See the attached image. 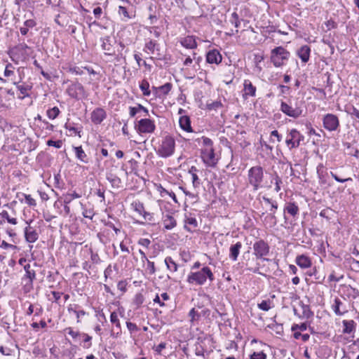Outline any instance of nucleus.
Wrapping results in <instances>:
<instances>
[{"label":"nucleus","instance_id":"nucleus-18","mask_svg":"<svg viewBox=\"0 0 359 359\" xmlns=\"http://www.w3.org/2000/svg\"><path fill=\"white\" fill-rule=\"evenodd\" d=\"M24 233L25 240L28 243H34L39 238V233L36 229L30 225H28L25 228Z\"/></svg>","mask_w":359,"mask_h":359},{"label":"nucleus","instance_id":"nucleus-34","mask_svg":"<svg viewBox=\"0 0 359 359\" xmlns=\"http://www.w3.org/2000/svg\"><path fill=\"white\" fill-rule=\"evenodd\" d=\"M139 86L144 96L148 97L151 95V91L149 90V83L147 80L143 79Z\"/></svg>","mask_w":359,"mask_h":359},{"label":"nucleus","instance_id":"nucleus-33","mask_svg":"<svg viewBox=\"0 0 359 359\" xmlns=\"http://www.w3.org/2000/svg\"><path fill=\"white\" fill-rule=\"evenodd\" d=\"M262 200L266 205H270V213H276L278 209V203L276 201L269 198L265 196H262Z\"/></svg>","mask_w":359,"mask_h":359},{"label":"nucleus","instance_id":"nucleus-64","mask_svg":"<svg viewBox=\"0 0 359 359\" xmlns=\"http://www.w3.org/2000/svg\"><path fill=\"white\" fill-rule=\"evenodd\" d=\"M25 278H28L29 280V283L32 284L33 280L35 279L36 278V273H35V271L34 270H31L29 271H27L25 273Z\"/></svg>","mask_w":359,"mask_h":359},{"label":"nucleus","instance_id":"nucleus-1","mask_svg":"<svg viewBox=\"0 0 359 359\" xmlns=\"http://www.w3.org/2000/svg\"><path fill=\"white\" fill-rule=\"evenodd\" d=\"M304 101L298 97L289 98L287 102L281 101L280 110L293 118L301 116L304 111Z\"/></svg>","mask_w":359,"mask_h":359},{"label":"nucleus","instance_id":"nucleus-41","mask_svg":"<svg viewBox=\"0 0 359 359\" xmlns=\"http://www.w3.org/2000/svg\"><path fill=\"white\" fill-rule=\"evenodd\" d=\"M60 109L57 107H54L47 110L46 114L50 119H55L60 114Z\"/></svg>","mask_w":359,"mask_h":359},{"label":"nucleus","instance_id":"nucleus-30","mask_svg":"<svg viewBox=\"0 0 359 359\" xmlns=\"http://www.w3.org/2000/svg\"><path fill=\"white\" fill-rule=\"evenodd\" d=\"M179 124L180 128L187 132H192L191 121L189 116H182L180 118Z\"/></svg>","mask_w":359,"mask_h":359},{"label":"nucleus","instance_id":"nucleus-59","mask_svg":"<svg viewBox=\"0 0 359 359\" xmlns=\"http://www.w3.org/2000/svg\"><path fill=\"white\" fill-rule=\"evenodd\" d=\"M24 196H25V203L28 205L32 206V207H34L36 205V201L31 196V195L25 194Z\"/></svg>","mask_w":359,"mask_h":359},{"label":"nucleus","instance_id":"nucleus-19","mask_svg":"<svg viewBox=\"0 0 359 359\" xmlns=\"http://www.w3.org/2000/svg\"><path fill=\"white\" fill-rule=\"evenodd\" d=\"M332 309L337 316H342L348 311L346 307L344 306L342 302L337 297L334 300Z\"/></svg>","mask_w":359,"mask_h":359},{"label":"nucleus","instance_id":"nucleus-29","mask_svg":"<svg viewBox=\"0 0 359 359\" xmlns=\"http://www.w3.org/2000/svg\"><path fill=\"white\" fill-rule=\"evenodd\" d=\"M343 324V333L344 334H351L355 330L356 323L353 320H344L342 321Z\"/></svg>","mask_w":359,"mask_h":359},{"label":"nucleus","instance_id":"nucleus-52","mask_svg":"<svg viewBox=\"0 0 359 359\" xmlns=\"http://www.w3.org/2000/svg\"><path fill=\"white\" fill-rule=\"evenodd\" d=\"M306 329H307V325L306 323H301L300 325L293 324L292 326V328H291L292 332H295V331H298V330L305 331Z\"/></svg>","mask_w":359,"mask_h":359},{"label":"nucleus","instance_id":"nucleus-44","mask_svg":"<svg viewBox=\"0 0 359 359\" xmlns=\"http://www.w3.org/2000/svg\"><path fill=\"white\" fill-rule=\"evenodd\" d=\"M229 22L234 25L236 28H238L241 25V20L236 12H233L229 19Z\"/></svg>","mask_w":359,"mask_h":359},{"label":"nucleus","instance_id":"nucleus-8","mask_svg":"<svg viewBox=\"0 0 359 359\" xmlns=\"http://www.w3.org/2000/svg\"><path fill=\"white\" fill-rule=\"evenodd\" d=\"M304 139V135H302L299 131L295 128H292L290 130H288L287 133L285 143L288 148L291 150L292 149L299 147L301 142H302Z\"/></svg>","mask_w":359,"mask_h":359},{"label":"nucleus","instance_id":"nucleus-10","mask_svg":"<svg viewBox=\"0 0 359 359\" xmlns=\"http://www.w3.org/2000/svg\"><path fill=\"white\" fill-rule=\"evenodd\" d=\"M135 129L137 133H152L156 130L154 121L150 118H141L135 125Z\"/></svg>","mask_w":359,"mask_h":359},{"label":"nucleus","instance_id":"nucleus-31","mask_svg":"<svg viewBox=\"0 0 359 359\" xmlns=\"http://www.w3.org/2000/svg\"><path fill=\"white\" fill-rule=\"evenodd\" d=\"M76 157L82 163H88V158L87 157L86 154L83 151L81 146L79 147H73Z\"/></svg>","mask_w":359,"mask_h":359},{"label":"nucleus","instance_id":"nucleus-27","mask_svg":"<svg viewBox=\"0 0 359 359\" xmlns=\"http://www.w3.org/2000/svg\"><path fill=\"white\" fill-rule=\"evenodd\" d=\"M311 48L309 46H302L297 51V55L303 62H307L309 60Z\"/></svg>","mask_w":359,"mask_h":359},{"label":"nucleus","instance_id":"nucleus-56","mask_svg":"<svg viewBox=\"0 0 359 359\" xmlns=\"http://www.w3.org/2000/svg\"><path fill=\"white\" fill-rule=\"evenodd\" d=\"M65 128L67 129V130H69V131L71 132H73L75 135H78V136L79 137H81V130H79L78 128H76L74 126H71L70 124H68V123H66L65 126Z\"/></svg>","mask_w":359,"mask_h":359},{"label":"nucleus","instance_id":"nucleus-57","mask_svg":"<svg viewBox=\"0 0 359 359\" xmlns=\"http://www.w3.org/2000/svg\"><path fill=\"white\" fill-rule=\"evenodd\" d=\"M69 72H70L72 74H74L76 75L83 74V70L82 69V68L77 67V66L70 67L69 68Z\"/></svg>","mask_w":359,"mask_h":359},{"label":"nucleus","instance_id":"nucleus-46","mask_svg":"<svg viewBox=\"0 0 359 359\" xmlns=\"http://www.w3.org/2000/svg\"><path fill=\"white\" fill-rule=\"evenodd\" d=\"M144 301V296L142 293H137L135 294V298L133 299V303L137 307L140 306Z\"/></svg>","mask_w":359,"mask_h":359},{"label":"nucleus","instance_id":"nucleus-60","mask_svg":"<svg viewBox=\"0 0 359 359\" xmlns=\"http://www.w3.org/2000/svg\"><path fill=\"white\" fill-rule=\"evenodd\" d=\"M201 139L203 140V144L205 146L206 148H213V142L210 138L203 136Z\"/></svg>","mask_w":359,"mask_h":359},{"label":"nucleus","instance_id":"nucleus-2","mask_svg":"<svg viewBox=\"0 0 359 359\" xmlns=\"http://www.w3.org/2000/svg\"><path fill=\"white\" fill-rule=\"evenodd\" d=\"M208 278L210 282L213 281L215 279L214 274L208 266H203L198 271L189 273L187 281L189 284L203 285Z\"/></svg>","mask_w":359,"mask_h":359},{"label":"nucleus","instance_id":"nucleus-4","mask_svg":"<svg viewBox=\"0 0 359 359\" xmlns=\"http://www.w3.org/2000/svg\"><path fill=\"white\" fill-rule=\"evenodd\" d=\"M175 150V140L170 135L164 137L156 152L161 158H168L172 156Z\"/></svg>","mask_w":359,"mask_h":359},{"label":"nucleus","instance_id":"nucleus-63","mask_svg":"<svg viewBox=\"0 0 359 359\" xmlns=\"http://www.w3.org/2000/svg\"><path fill=\"white\" fill-rule=\"evenodd\" d=\"M278 88L280 89V95H285L289 94L290 88L287 86L280 84Z\"/></svg>","mask_w":359,"mask_h":359},{"label":"nucleus","instance_id":"nucleus-61","mask_svg":"<svg viewBox=\"0 0 359 359\" xmlns=\"http://www.w3.org/2000/svg\"><path fill=\"white\" fill-rule=\"evenodd\" d=\"M118 13L119 15H123L126 19H130L131 16L129 15L127 8L124 6H118Z\"/></svg>","mask_w":359,"mask_h":359},{"label":"nucleus","instance_id":"nucleus-12","mask_svg":"<svg viewBox=\"0 0 359 359\" xmlns=\"http://www.w3.org/2000/svg\"><path fill=\"white\" fill-rule=\"evenodd\" d=\"M299 208L298 205L294 202H287L285 204L283 208V217H284V223L285 224H288V215L293 217L294 219L297 218L299 215Z\"/></svg>","mask_w":359,"mask_h":359},{"label":"nucleus","instance_id":"nucleus-25","mask_svg":"<svg viewBox=\"0 0 359 359\" xmlns=\"http://www.w3.org/2000/svg\"><path fill=\"white\" fill-rule=\"evenodd\" d=\"M295 263L302 269H307L311 266L310 258L304 255H298L296 257Z\"/></svg>","mask_w":359,"mask_h":359},{"label":"nucleus","instance_id":"nucleus-51","mask_svg":"<svg viewBox=\"0 0 359 359\" xmlns=\"http://www.w3.org/2000/svg\"><path fill=\"white\" fill-rule=\"evenodd\" d=\"M250 359H266V354L263 351L254 352L250 355Z\"/></svg>","mask_w":359,"mask_h":359},{"label":"nucleus","instance_id":"nucleus-43","mask_svg":"<svg viewBox=\"0 0 359 359\" xmlns=\"http://www.w3.org/2000/svg\"><path fill=\"white\" fill-rule=\"evenodd\" d=\"M346 111L350 114L352 118H355L359 121V110L354 106H351L346 108Z\"/></svg>","mask_w":359,"mask_h":359},{"label":"nucleus","instance_id":"nucleus-21","mask_svg":"<svg viewBox=\"0 0 359 359\" xmlns=\"http://www.w3.org/2000/svg\"><path fill=\"white\" fill-rule=\"evenodd\" d=\"M242 246V243L239 241L230 246L229 256L231 260L236 262L238 259Z\"/></svg>","mask_w":359,"mask_h":359},{"label":"nucleus","instance_id":"nucleus-35","mask_svg":"<svg viewBox=\"0 0 359 359\" xmlns=\"http://www.w3.org/2000/svg\"><path fill=\"white\" fill-rule=\"evenodd\" d=\"M345 293L348 298H352L353 299L359 297L358 290L352 287L351 285L345 286Z\"/></svg>","mask_w":359,"mask_h":359},{"label":"nucleus","instance_id":"nucleus-55","mask_svg":"<svg viewBox=\"0 0 359 359\" xmlns=\"http://www.w3.org/2000/svg\"><path fill=\"white\" fill-rule=\"evenodd\" d=\"M126 326L131 334L139 331V327L137 326V325L132 322H126Z\"/></svg>","mask_w":359,"mask_h":359},{"label":"nucleus","instance_id":"nucleus-36","mask_svg":"<svg viewBox=\"0 0 359 359\" xmlns=\"http://www.w3.org/2000/svg\"><path fill=\"white\" fill-rule=\"evenodd\" d=\"M273 306L272 301L270 299L262 300L257 304V307L264 311H268Z\"/></svg>","mask_w":359,"mask_h":359},{"label":"nucleus","instance_id":"nucleus-23","mask_svg":"<svg viewBox=\"0 0 359 359\" xmlns=\"http://www.w3.org/2000/svg\"><path fill=\"white\" fill-rule=\"evenodd\" d=\"M14 69V67L11 64H8L5 68L4 74V76L7 78L8 81L15 85L18 82L15 79Z\"/></svg>","mask_w":359,"mask_h":359},{"label":"nucleus","instance_id":"nucleus-7","mask_svg":"<svg viewBox=\"0 0 359 359\" xmlns=\"http://www.w3.org/2000/svg\"><path fill=\"white\" fill-rule=\"evenodd\" d=\"M253 255L257 259L269 262L270 259L266 257L269 255L270 247L264 240L259 239L255 241L252 246Z\"/></svg>","mask_w":359,"mask_h":359},{"label":"nucleus","instance_id":"nucleus-40","mask_svg":"<svg viewBox=\"0 0 359 359\" xmlns=\"http://www.w3.org/2000/svg\"><path fill=\"white\" fill-rule=\"evenodd\" d=\"M172 88V85L170 83H166L163 86H158V89L160 90V94L162 96L167 95Z\"/></svg>","mask_w":359,"mask_h":359},{"label":"nucleus","instance_id":"nucleus-47","mask_svg":"<svg viewBox=\"0 0 359 359\" xmlns=\"http://www.w3.org/2000/svg\"><path fill=\"white\" fill-rule=\"evenodd\" d=\"M293 337L295 339H301L303 341H306L309 340L310 336L308 334H301L298 331L294 332Z\"/></svg>","mask_w":359,"mask_h":359},{"label":"nucleus","instance_id":"nucleus-15","mask_svg":"<svg viewBox=\"0 0 359 359\" xmlns=\"http://www.w3.org/2000/svg\"><path fill=\"white\" fill-rule=\"evenodd\" d=\"M107 118V113L102 108L97 107L95 109L90 115L91 121L95 124H100Z\"/></svg>","mask_w":359,"mask_h":359},{"label":"nucleus","instance_id":"nucleus-16","mask_svg":"<svg viewBox=\"0 0 359 359\" xmlns=\"http://www.w3.org/2000/svg\"><path fill=\"white\" fill-rule=\"evenodd\" d=\"M206 62L209 64L219 65L222 62V56L219 51L216 49L209 50L206 53Z\"/></svg>","mask_w":359,"mask_h":359},{"label":"nucleus","instance_id":"nucleus-24","mask_svg":"<svg viewBox=\"0 0 359 359\" xmlns=\"http://www.w3.org/2000/svg\"><path fill=\"white\" fill-rule=\"evenodd\" d=\"M299 306L302 309L301 315H299V318L302 319H309L313 316V311H311L309 305L305 304L303 302H299Z\"/></svg>","mask_w":359,"mask_h":359},{"label":"nucleus","instance_id":"nucleus-49","mask_svg":"<svg viewBox=\"0 0 359 359\" xmlns=\"http://www.w3.org/2000/svg\"><path fill=\"white\" fill-rule=\"evenodd\" d=\"M273 180L275 181V191L278 192L280 190V184L283 183L282 179L277 173H275Z\"/></svg>","mask_w":359,"mask_h":359},{"label":"nucleus","instance_id":"nucleus-54","mask_svg":"<svg viewBox=\"0 0 359 359\" xmlns=\"http://www.w3.org/2000/svg\"><path fill=\"white\" fill-rule=\"evenodd\" d=\"M47 145L50 147H54L57 149H60L62 146V140L54 141L53 140H48L47 141Z\"/></svg>","mask_w":359,"mask_h":359},{"label":"nucleus","instance_id":"nucleus-39","mask_svg":"<svg viewBox=\"0 0 359 359\" xmlns=\"http://www.w3.org/2000/svg\"><path fill=\"white\" fill-rule=\"evenodd\" d=\"M269 328L276 334L281 335L283 333V326L282 324L273 322L268 325Z\"/></svg>","mask_w":359,"mask_h":359},{"label":"nucleus","instance_id":"nucleus-50","mask_svg":"<svg viewBox=\"0 0 359 359\" xmlns=\"http://www.w3.org/2000/svg\"><path fill=\"white\" fill-rule=\"evenodd\" d=\"M222 106L221 102L219 101H214L211 103L207 104V109L208 110H217Z\"/></svg>","mask_w":359,"mask_h":359},{"label":"nucleus","instance_id":"nucleus-5","mask_svg":"<svg viewBox=\"0 0 359 359\" xmlns=\"http://www.w3.org/2000/svg\"><path fill=\"white\" fill-rule=\"evenodd\" d=\"M290 53L283 46H277L271 51V62L274 67H280L289 60Z\"/></svg>","mask_w":359,"mask_h":359},{"label":"nucleus","instance_id":"nucleus-26","mask_svg":"<svg viewBox=\"0 0 359 359\" xmlns=\"http://www.w3.org/2000/svg\"><path fill=\"white\" fill-rule=\"evenodd\" d=\"M180 43L182 46L189 49H194L197 47V43L194 36H187L183 38L180 41Z\"/></svg>","mask_w":359,"mask_h":359},{"label":"nucleus","instance_id":"nucleus-6","mask_svg":"<svg viewBox=\"0 0 359 359\" xmlns=\"http://www.w3.org/2000/svg\"><path fill=\"white\" fill-rule=\"evenodd\" d=\"M17 205L16 201H13L11 203L4 204L1 210V225L6 221L11 224L15 225L17 222L16 211L15 207Z\"/></svg>","mask_w":359,"mask_h":359},{"label":"nucleus","instance_id":"nucleus-48","mask_svg":"<svg viewBox=\"0 0 359 359\" xmlns=\"http://www.w3.org/2000/svg\"><path fill=\"white\" fill-rule=\"evenodd\" d=\"M275 214L276 213H269L265 217V220L269 222L273 226L277 224V218Z\"/></svg>","mask_w":359,"mask_h":359},{"label":"nucleus","instance_id":"nucleus-17","mask_svg":"<svg viewBox=\"0 0 359 359\" xmlns=\"http://www.w3.org/2000/svg\"><path fill=\"white\" fill-rule=\"evenodd\" d=\"M143 50L146 53H150L151 54L155 53V50L157 51V57L158 59L161 58V55L159 53L160 50V45L154 40H149L145 43Z\"/></svg>","mask_w":359,"mask_h":359},{"label":"nucleus","instance_id":"nucleus-20","mask_svg":"<svg viewBox=\"0 0 359 359\" xmlns=\"http://www.w3.org/2000/svg\"><path fill=\"white\" fill-rule=\"evenodd\" d=\"M243 87V97L247 96L255 97L256 95V87L252 85L250 80L245 79L244 81Z\"/></svg>","mask_w":359,"mask_h":359},{"label":"nucleus","instance_id":"nucleus-42","mask_svg":"<svg viewBox=\"0 0 359 359\" xmlns=\"http://www.w3.org/2000/svg\"><path fill=\"white\" fill-rule=\"evenodd\" d=\"M17 88L22 95V97H20L21 99H23L25 97L29 96L28 92L31 90V86L29 85H19L17 86Z\"/></svg>","mask_w":359,"mask_h":359},{"label":"nucleus","instance_id":"nucleus-3","mask_svg":"<svg viewBox=\"0 0 359 359\" xmlns=\"http://www.w3.org/2000/svg\"><path fill=\"white\" fill-rule=\"evenodd\" d=\"M248 180L253 191H257L262 188L264 181V169L260 165H255L250 168L248 172Z\"/></svg>","mask_w":359,"mask_h":359},{"label":"nucleus","instance_id":"nucleus-9","mask_svg":"<svg viewBox=\"0 0 359 359\" xmlns=\"http://www.w3.org/2000/svg\"><path fill=\"white\" fill-rule=\"evenodd\" d=\"M67 95L75 100L86 98L87 93L83 86L79 81L72 82L67 88Z\"/></svg>","mask_w":359,"mask_h":359},{"label":"nucleus","instance_id":"nucleus-14","mask_svg":"<svg viewBox=\"0 0 359 359\" xmlns=\"http://www.w3.org/2000/svg\"><path fill=\"white\" fill-rule=\"evenodd\" d=\"M100 42L101 48L104 51L106 55L113 56L115 55L116 50L114 43L109 36L100 38Z\"/></svg>","mask_w":359,"mask_h":359},{"label":"nucleus","instance_id":"nucleus-28","mask_svg":"<svg viewBox=\"0 0 359 359\" xmlns=\"http://www.w3.org/2000/svg\"><path fill=\"white\" fill-rule=\"evenodd\" d=\"M142 111L143 116H149V110L147 108L142 105L141 104H137L135 107H129V114L130 117H134L137 113Z\"/></svg>","mask_w":359,"mask_h":359},{"label":"nucleus","instance_id":"nucleus-32","mask_svg":"<svg viewBox=\"0 0 359 359\" xmlns=\"http://www.w3.org/2000/svg\"><path fill=\"white\" fill-rule=\"evenodd\" d=\"M166 268L170 272H176L178 269V264L172 259L171 257H166L164 259Z\"/></svg>","mask_w":359,"mask_h":359},{"label":"nucleus","instance_id":"nucleus-62","mask_svg":"<svg viewBox=\"0 0 359 359\" xmlns=\"http://www.w3.org/2000/svg\"><path fill=\"white\" fill-rule=\"evenodd\" d=\"M189 316L191 318V322L193 323L196 318H198L200 317V314L194 308L191 309L189 313Z\"/></svg>","mask_w":359,"mask_h":359},{"label":"nucleus","instance_id":"nucleus-22","mask_svg":"<svg viewBox=\"0 0 359 359\" xmlns=\"http://www.w3.org/2000/svg\"><path fill=\"white\" fill-rule=\"evenodd\" d=\"M162 221L166 230H171L177 225L175 219L170 215H163Z\"/></svg>","mask_w":359,"mask_h":359},{"label":"nucleus","instance_id":"nucleus-13","mask_svg":"<svg viewBox=\"0 0 359 359\" xmlns=\"http://www.w3.org/2000/svg\"><path fill=\"white\" fill-rule=\"evenodd\" d=\"M201 154L204 163L207 165L215 166L217 164L214 148L202 149Z\"/></svg>","mask_w":359,"mask_h":359},{"label":"nucleus","instance_id":"nucleus-11","mask_svg":"<svg viewBox=\"0 0 359 359\" xmlns=\"http://www.w3.org/2000/svg\"><path fill=\"white\" fill-rule=\"evenodd\" d=\"M322 121L324 128L330 132L336 131L339 126V118L334 114L324 115Z\"/></svg>","mask_w":359,"mask_h":359},{"label":"nucleus","instance_id":"nucleus-58","mask_svg":"<svg viewBox=\"0 0 359 359\" xmlns=\"http://www.w3.org/2000/svg\"><path fill=\"white\" fill-rule=\"evenodd\" d=\"M147 269L149 271V273L151 275L154 274L156 271V269L154 262H151L150 260H147Z\"/></svg>","mask_w":359,"mask_h":359},{"label":"nucleus","instance_id":"nucleus-38","mask_svg":"<svg viewBox=\"0 0 359 359\" xmlns=\"http://www.w3.org/2000/svg\"><path fill=\"white\" fill-rule=\"evenodd\" d=\"M107 180L111 183L113 187H119V185L121 182V179L112 174H109L107 176Z\"/></svg>","mask_w":359,"mask_h":359},{"label":"nucleus","instance_id":"nucleus-53","mask_svg":"<svg viewBox=\"0 0 359 359\" xmlns=\"http://www.w3.org/2000/svg\"><path fill=\"white\" fill-rule=\"evenodd\" d=\"M142 216L145 220L149 221V222H152L154 224H155L154 213L144 211Z\"/></svg>","mask_w":359,"mask_h":359},{"label":"nucleus","instance_id":"nucleus-37","mask_svg":"<svg viewBox=\"0 0 359 359\" xmlns=\"http://www.w3.org/2000/svg\"><path fill=\"white\" fill-rule=\"evenodd\" d=\"M131 207L134 211L137 212L140 215H142V214L145 211L144 204L140 201H133L131 203Z\"/></svg>","mask_w":359,"mask_h":359},{"label":"nucleus","instance_id":"nucleus-45","mask_svg":"<svg viewBox=\"0 0 359 359\" xmlns=\"http://www.w3.org/2000/svg\"><path fill=\"white\" fill-rule=\"evenodd\" d=\"M110 321H111V323L112 324H114L115 326L118 329H119L121 330V323H120V321L118 320V315H117V313L115 311H113V312L111 313Z\"/></svg>","mask_w":359,"mask_h":359}]
</instances>
